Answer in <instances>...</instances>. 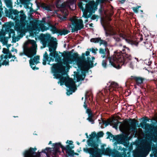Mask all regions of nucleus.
<instances>
[{
  "label": "nucleus",
  "mask_w": 157,
  "mask_h": 157,
  "mask_svg": "<svg viewBox=\"0 0 157 157\" xmlns=\"http://www.w3.org/2000/svg\"><path fill=\"white\" fill-rule=\"evenodd\" d=\"M64 54H63L62 55H59L58 52H55V54H53V56H52V57H53L54 58H55V61L56 62H58V63H62V57L63 56L64 58H67L66 56H64V54H66L67 52L64 51Z\"/></svg>",
  "instance_id": "nucleus-19"
},
{
  "label": "nucleus",
  "mask_w": 157,
  "mask_h": 157,
  "mask_svg": "<svg viewBox=\"0 0 157 157\" xmlns=\"http://www.w3.org/2000/svg\"><path fill=\"white\" fill-rule=\"evenodd\" d=\"M10 52L9 48H4L3 49L2 52L5 54H8Z\"/></svg>",
  "instance_id": "nucleus-45"
},
{
  "label": "nucleus",
  "mask_w": 157,
  "mask_h": 157,
  "mask_svg": "<svg viewBox=\"0 0 157 157\" xmlns=\"http://www.w3.org/2000/svg\"><path fill=\"white\" fill-rule=\"evenodd\" d=\"M139 9V7H133V10L134 12L135 13H137L138 12V9Z\"/></svg>",
  "instance_id": "nucleus-57"
},
{
  "label": "nucleus",
  "mask_w": 157,
  "mask_h": 157,
  "mask_svg": "<svg viewBox=\"0 0 157 157\" xmlns=\"http://www.w3.org/2000/svg\"><path fill=\"white\" fill-rule=\"evenodd\" d=\"M101 151L103 154L107 155L110 156L111 155L114 154L112 149L109 147H107L105 149L103 148L102 149Z\"/></svg>",
  "instance_id": "nucleus-23"
},
{
  "label": "nucleus",
  "mask_w": 157,
  "mask_h": 157,
  "mask_svg": "<svg viewBox=\"0 0 157 157\" xmlns=\"http://www.w3.org/2000/svg\"><path fill=\"white\" fill-rule=\"evenodd\" d=\"M9 34V36H8V37H5V33H3L2 35V38L3 37H4V38H5V39H9V38H10L11 37V34H10L9 33H8Z\"/></svg>",
  "instance_id": "nucleus-48"
},
{
  "label": "nucleus",
  "mask_w": 157,
  "mask_h": 157,
  "mask_svg": "<svg viewBox=\"0 0 157 157\" xmlns=\"http://www.w3.org/2000/svg\"><path fill=\"white\" fill-rule=\"evenodd\" d=\"M93 62V61H86L84 63V66H86V67H88L92 68L94 67Z\"/></svg>",
  "instance_id": "nucleus-26"
},
{
  "label": "nucleus",
  "mask_w": 157,
  "mask_h": 157,
  "mask_svg": "<svg viewBox=\"0 0 157 157\" xmlns=\"http://www.w3.org/2000/svg\"><path fill=\"white\" fill-rule=\"evenodd\" d=\"M121 141L124 146H126L128 144V137L126 136L122 137L121 138Z\"/></svg>",
  "instance_id": "nucleus-31"
},
{
  "label": "nucleus",
  "mask_w": 157,
  "mask_h": 157,
  "mask_svg": "<svg viewBox=\"0 0 157 157\" xmlns=\"http://www.w3.org/2000/svg\"><path fill=\"white\" fill-rule=\"evenodd\" d=\"M86 60V58L85 57V53H82V56H81L79 57L78 59V62H84Z\"/></svg>",
  "instance_id": "nucleus-33"
},
{
  "label": "nucleus",
  "mask_w": 157,
  "mask_h": 157,
  "mask_svg": "<svg viewBox=\"0 0 157 157\" xmlns=\"http://www.w3.org/2000/svg\"><path fill=\"white\" fill-rule=\"evenodd\" d=\"M44 48L47 46L49 48V51L50 52L49 56L52 57L56 48L57 42L56 39L52 37L50 34H42L40 37Z\"/></svg>",
  "instance_id": "nucleus-3"
},
{
  "label": "nucleus",
  "mask_w": 157,
  "mask_h": 157,
  "mask_svg": "<svg viewBox=\"0 0 157 157\" xmlns=\"http://www.w3.org/2000/svg\"><path fill=\"white\" fill-rule=\"evenodd\" d=\"M39 59L40 56H37L32 59L31 58L29 61L30 66L33 70H35L39 69V68L38 67H36L35 66H33L35 64H37L39 63Z\"/></svg>",
  "instance_id": "nucleus-12"
},
{
  "label": "nucleus",
  "mask_w": 157,
  "mask_h": 157,
  "mask_svg": "<svg viewBox=\"0 0 157 157\" xmlns=\"http://www.w3.org/2000/svg\"><path fill=\"white\" fill-rule=\"evenodd\" d=\"M106 62L105 60H103L102 61V65L104 68H106L107 66Z\"/></svg>",
  "instance_id": "nucleus-52"
},
{
  "label": "nucleus",
  "mask_w": 157,
  "mask_h": 157,
  "mask_svg": "<svg viewBox=\"0 0 157 157\" xmlns=\"http://www.w3.org/2000/svg\"><path fill=\"white\" fill-rule=\"evenodd\" d=\"M69 90H67V91L66 94L67 95H70V94H72V92L75 91L74 87H72L71 89L69 88Z\"/></svg>",
  "instance_id": "nucleus-39"
},
{
  "label": "nucleus",
  "mask_w": 157,
  "mask_h": 157,
  "mask_svg": "<svg viewBox=\"0 0 157 157\" xmlns=\"http://www.w3.org/2000/svg\"><path fill=\"white\" fill-rule=\"evenodd\" d=\"M114 38L117 42H119L121 40V39L119 37L115 36L114 37Z\"/></svg>",
  "instance_id": "nucleus-59"
},
{
  "label": "nucleus",
  "mask_w": 157,
  "mask_h": 157,
  "mask_svg": "<svg viewBox=\"0 0 157 157\" xmlns=\"http://www.w3.org/2000/svg\"><path fill=\"white\" fill-rule=\"evenodd\" d=\"M64 150L66 151V153L68 156H73L75 155H78V154L77 153H75L73 150Z\"/></svg>",
  "instance_id": "nucleus-27"
},
{
  "label": "nucleus",
  "mask_w": 157,
  "mask_h": 157,
  "mask_svg": "<svg viewBox=\"0 0 157 157\" xmlns=\"http://www.w3.org/2000/svg\"><path fill=\"white\" fill-rule=\"evenodd\" d=\"M103 44L105 47L107 45V43L105 40H101H101L100 41V45Z\"/></svg>",
  "instance_id": "nucleus-42"
},
{
  "label": "nucleus",
  "mask_w": 157,
  "mask_h": 157,
  "mask_svg": "<svg viewBox=\"0 0 157 157\" xmlns=\"http://www.w3.org/2000/svg\"><path fill=\"white\" fill-rule=\"evenodd\" d=\"M53 146L54 147V148L52 150H51V149L50 150V154L52 157H58V153L60 154L61 153L59 151L60 147L62 148V151L63 152L65 147L63 146L60 143L53 144Z\"/></svg>",
  "instance_id": "nucleus-7"
},
{
  "label": "nucleus",
  "mask_w": 157,
  "mask_h": 157,
  "mask_svg": "<svg viewBox=\"0 0 157 157\" xmlns=\"http://www.w3.org/2000/svg\"><path fill=\"white\" fill-rule=\"evenodd\" d=\"M56 6L57 7L64 8H65V5L64 3H62L60 5H59V4L57 3L56 4Z\"/></svg>",
  "instance_id": "nucleus-47"
},
{
  "label": "nucleus",
  "mask_w": 157,
  "mask_h": 157,
  "mask_svg": "<svg viewBox=\"0 0 157 157\" xmlns=\"http://www.w3.org/2000/svg\"><path fill=\"white\" fill-rule=\"evenodd\" d=\"M64 85L67 87L71 89L72 87H74L75 83L72 78L68 77L67 78V79Z\"/></svg>",
  "instance_id": "nucleus-21"
},
{
  "label": "nucleus",
  "mask_w": 157,
  "mask_h": 157,
  "mask_svg": "<svg viewBox=\"0 0 157 157\" xmlns=\"http://www.w3.org/2000/svg\"><path fill=\"white\" fill-rule=\"evenodd\" d=\"M66 143H68L69 145H71L73 143V142L71 140L69 141L68 140H67Z\"/></svg>",
  "instance_id": "nucleus-62"
},
{
  "label": "nucleus",
  "mask_w": 157,
  "mask_h": 157,
  "mask_svg": "<svg viewBox=\"0 0 157 157\" xmlns=\"http://www.w3.org/2000/svg\"><path fill=\"white\" fill-rule=\"evenodd\" d=\"M37 150V148L30 147L29 149L25 150L23 153L24 157H35L36 156L35 155L36 154L35 151Z\"/></svg>",
  "instance_id": "nucleus-9"
},
{
  "label": "nucleus",
  "mask_w": 157,
  "mask_h": 157,
  "mask_svg": "<svg viewBox=\"0 0 157 157\" xmlns=\"http://www.w3.org/2000/svg\"><path fill=\"white\" fill-rule=\"evenodd\" d=\"M54 59L52 58V57L50 56L49 57L46 51L45 52L43 56V64L44 65H46V62L48 61V64H50V62L52 61H53Z\"/></svg>",
  "instance_id": "nucleus-18"
},
{
  "label": "nucleus",
  "mask_w": 157,
  "mask_h": 157,
  "mask_svg": "<svg viewBox=\"0 0 157 157\" xmlns=\"http://www.w3.org/2000/svg\"><path fill=\"white\" fill-rule=\"evenodd\" d=\"M119 137L118 136H114L113 135V136L112 137L113 139L115 140H117V141L119 139Z\"/></svg>",
  "instance_id": "nucleus-54"
},
{
  "label": "nucleus",
  "mask_w": 157,
  "mask_h": 157,
  "mask_svg": "<svg viewBox=\"0 0 157 157\" xmlns=\"http://www.w3.org/2000/svg\"><path fill=\"white\" fill-rule=\"evenodd\" d=\"M111 87L113 88V90H116V89H117L119 87L118 84L114 82H111Z\"/></svg>",
  "instance_id": "nucleus-38"
},
{
  "label": "nucleus",
  "mask_w": 157,
  "mask_h": 157,
  "mask_svg": "<svg viewBox=\"0 0 157 157\" xmlns=\"http://www.w3.org/2000/svg\"><path fill=\"white\" fill-rule=\"evenodd\" d=\"M31 41L33 44V47L28 50V53L29 55V57L31 58L36 54V48L37 47L36 41L34 40H31Z\"/></svg>",
  "instance_id": "nucleus-14"
},
{
  "label": "nucleus",
  "mask_w": 157,
  "mask_h": 157,
  "mask_svg": "<svg viewBox=\"0 0 157 157\" xmlns=\"http://www.w3.org/2000/svg\"><path fill=\"white\" fill-rule=\"evenodd\" d=\"M70 20L73 26L72 27L71 25H70V27L71 28L72 33L78 31L83 28L84 26L82 20L71 19Z\"/></svg>",
  "instance_id": "nucleus-6"
},
{
  "label": "nucleus",
  "mask_w": 157,
  "mask_h": 157,
  "mask_svg": "<svg viewBox=\"0 0 157 157\" xmlns=\"http://www.w3.org/2000/svg\"><path fill=\"white\" fill-rule=\"evenodd\" d=\"M19 39V38H18L17 37H16L15 36H13L12 40L13 42L15 43L17 41H18Z\"/></svg>",
  "instance_id": "nucleus-51"
},
{
  "label": "nucleus",
  "mask_w": 157,
  "mask_h": 157,
  "mask_svg": "<svg viewBox=\"0 0 157 157\" xmlns=\"http://www.w3.org/2000/svg\"><path fill=\"white\" fill-rule=\"evenodd\" d=\"M64 55V56H66L67 58H69L71 59V61H77L78 62L79 55L77 53H75L73 55H72L71 52H67L66 54Z\"/></svg>",
  "instance_id": "nucleus-17"
},
{
  "label": "nucleus",
  "mask_w": 157,
  "mask_h": 157,
  "mask_svg": "<svg viewBox=\"0 0 157 157\" xmlns=\"http://www.w3.org/2000/svg\"><path fill=\"white\" fill-rule=\"evenodd\" d=\"M40 29L42 32H43L47 30L48 29V28L46 26L43 25L40 26Z\"/></svg>",
  "instance_id": "nucleus-40"
},
{
  "label": "nucleus",
  "mask_w": 157,
  "mask_h": 157,
  "mask_svg": "<svg viewBox=\"0 0 157 157\" xmlns=\"http://www.w3.org/2000/svg\"><path fill=\"white\" fill-rule=\"evenodd\" d=\"M98 17V16L94 14L92 16L91 18L92 20H94L95 19Z\"/></svg>",
  "instance_id": "nucleus-56"
},
{
  "label": "nucleus",
  "mask_w": 157,
  "mask_h": 157,
  "mask_svg": "<svg viewBox=\"0 0 157 157\" xmlns=\"http://www.w3.org/2000/svg\"><path fill=\"white\" fill-rule=\"evenodd\" d=\"M93 2H94L93 1L89 2L87 4L85 5V8L83 7L85 4H83L82 2L78 3V6L82 10L83 13L82 16L85 18L88 19L90 17V14L88 15V12L91 13L95 10L94 8V6Z\"/></svg>",
  "instance_id": "nucleus-5"
},
{
  "label": "nucleus",
  "mask_w": 157,
  "mask_h": 157,
  "mask_svg": "<svg viewBox=\"0 0 157 157\" xmlns=\"http://www.w3.org/2000/svg\"><path fill=\"white\" fill-rule=\"evenodd\" d=\"M102 26L103 27L104 30L105 31V34L106 36H109L111 35L110 33H109L108 32V30L104 25H102Z\"/></svg>",
  "instance_id": "nucleus-41"
},
{
  "label": "nucleus",
  "mask_w": 157,
  "mask_h": 157,
  "mask_svg": "<svg viewBox=\"0 0 157 157\" xmlns=\"http://www.w3.org/2000/svg\"><path fill=\"white\" fill-rule=\"evenodd\" d=\"M2 55L3 57V59H5V60H6L8 58V54H6V55L4 56L3 55Z\"/></svg>",
  "instance_id": "nucleus-60"
},
{
  "label": "nucleus",
  "mask_w": 157,
  "mask_h": 157,
  "mask_svg": "<svg viewBox=\"0 0 157 157\" xmlns=\"http://www.w3.org/2000/svg\"><path fill=\"white\" fill-rule=\"evenodd\" d=\"M100 37H97L96 38H92L91 39L90 41L91 42H94L95 43H98L100 42L101 40Z\"/></svg>",
  "instance_id": "nucleus-37"
},
{
  "label": "nucleus",
  "mask_w": 157,
  "mask_h": 157,
  "mask_svg": "<svg viewBox=\"0 0 157 157\" xmlns=\"http://www.w3.org/2000/svg\"><path fill=\"white\" fill-rule=\"evenodd\" d=\"M80 69L81 70V75H82L84 78H85V77L86 76V73H85V71H84L82 69V68H81Z\"/></svg>",
  "instance_id": "nucleus-53"
},
{
  "label": "nucleus",
  "mask_w": 157,
  "mask_h": 157,
  "mask_svg": "<svg viewBox=\"0 0 157 157\" xmlns=\"http://www.w3.org/2000/svg\"><path fill=\"white\" fill-rule=\"evenodd\" d=\"M83 106L84 108L86 109V110H87V109H90L89 108H87V105L86 104V101L85 100L84 102V105H83Z\"/></svg>",
  "instance_id": "nucleus-55"
},
{
  "label": "nucleus",
  "mask_w": 157,
  "mask_h": 157,
  "mask_svg": "<svg viewBox=\"0 0 157 157\" xmlns=\"http://www.w3.org/2000/svg\"><path fill=\"white\" fill-rule=\"evenodd\" d=\"M52 71L53 74V76L56 78L59 79L61 85H63L64 83L65 84L67 79V78L62 76L66 75V72L62 63H60L54 64L52 68Z\"/></svg>",
  "instance_id": "nucleus-4"
},
{
  "label": "nucleus",
  "mask_w": 157,
  "mask_h": 157,
  "mask_svg": "<svg viewBox=\"0 0 157 157\" xmlns=\"http://www.w3.org/2000/svg\"><path fill=\"white\" fill-rule=\"evenodd\" d=\"M143 119L142 122L140 123V126L142 128H144L146 131H147V132H148V135H150V136L151 135V133L149 131V129L151 128V125L147 123L146 117H143L142 118Z\"/></svg>",
  "instance_id": "nucleus-10"
},
{
  "label": "nucleus",
  "mask_w": 157,
  "mask_h": 157,
  "mask_svg": "<svg viewBox=\"0 0 157 157\" xmlns=\"http://www.w3.org/2000/svg\"><path fill=\"white\" fill-rule=\"evenodd\" d=\"M82 68L84 71H85V73H86L88 72L89 69L90 68L88 67H86V66H84V67H82Z\"/></svg>",
  "instance_id": "nucleus-50"
},
{
  "label": "nucleus",
  "mask_w": 157,
  "mask_h": 157,
  "mask_svg": "<svg viewBox=\"0 0 157 157\" xmlns=\"http://www.w3.org/2000/svg\"><path fill=\"white\" fill-rule=\"evenodd\" d=\"M90 137L87 140L88 145L89 146H99V144L96 141L97 134L95 132H92L90 135Z\"/></svg>",
  "instance_id": "nucleus-8"
},
{
  "label": "nucleus",
  "mask_w": 157,
  "mask_h": 157,
  "mask_svg": "<svg viewBox=\"0 0 157 157\" xmlns=\"http://www.w3.org/2000/svg\"><path fill=\"white\" fill-rule=\"evenodd\" d=\"M30 0H19V2L18 0H16V3L17 5H19L20 3L21 4L24 5L25 8L29 9V5L30 3ZM31 4L32 6V4L31 3Z\"/></svg>",
  "instance_id": "nucleus-22"
},
{
  "label": "nucleus",
  "mask_w": 157,
  "mask_h": 157,
  "mask_svg": "<svg viewBox=\"0 0 157 157\" xmlns=\"http://www.w3.org/2000/svg\"><path fill=\"white\" fill-rule=\"evenodd\" d=\"M5 2L7 7L11 9L9 11L6 12V16L15 21L14 29L17 32L21 33L28 24V21L26 20V15L23 10L18 11L16 9H12L13 6L11 0H5Z\"/></svg>",
  "instance_id": "nucleus-2"
},
{
  "label": "nucleus",
  "mask_w": 157,
  "mask_h": 157,
  "mask_svg": "<svg viewBox=\"0 0 157 157\" xmlns=\"http://www.w3.org/2000/svg\"><path fill=\"white\" fill-rule=\"evenodd\" d=\"M11 52H16V53H17V50L16 49V48H14V47H12V49L11 50Z\"/></svg>",
  "instance_id": "nucleus-63"
},
{
  "label": "nucleus",
  "mask_w": 157,
  "mask_h": 157,
  "mask_svg": "<svg viewBox=\"0 0 157 157\" xmlns=\"http://www.w3.org/2000/svg\"><path fill=\"white\" fill-rule=\"evenodd\" d=\"M50 27V30L53 34L59 33V30L55 26L51 25Z\"/></svg>",
  "instance_id": "nucleus-28"
},
{
  "label": "nucleus",
  "mask_w": 157,
  "mask_h": 157,
  "mask_svg": "<svg viewBox=\"0 0 157 157\" xmlns=\"http://www.w3.org/2000/svg\"><path fill=\"white\" fill-rule=\"evenodd\" d=\"M104 135V133L102 131H100L98 132L97 134L96 137V141H97V143H99L101 142L100 140L99 139L100 137H102Z\"/></svg>",
  "instance_id": "nucleus-30"
},
{
  "label": "nucleus",
  "mask_w": 157,
  "mask_h": 157,
  "mask_svg": "<svg viewBox=\"0 0 157 157\" xmlns=\"http://www.w3.org/2000/svg\"><path fill=\"white\" fill-rule=\"evenodd\" d=\"M119 124H121V122H120L119 121H117V122L116 123H115L114 124V125L115 127H117Z\"/></svg>",
  "instance_id": "nucleus-61"
},
{
  "label": "nucleus",
  "mask_w": 157,
  "mask_h": 157,
  "mask_svg": "<svg viewBox=\"0 0 157 157\" xmlns=\"http://www.w3.org/2000/svg\"><path fill=\"white\" fill-rule=\"evenodd\" d=\"M41 7L48 12L52 11V8L50 6L45 3H42L41 5Z\"/></svg>",
  "instance_id": "nucleus-25"
},
{
  "label": "nucleus",
  "mask_w": 157,
  "mask_h": 157,
  "mask_svg": "<svg viewBox=\"0 0 157 157\" xmlns=\"http://www.w3.org/2000/svg\"><path fill=\"white\" fill-rule=\"evenodd\" d=\"M13 26H14V23L13 22H8V23L6 25V28H10Z\"/></svg>",
  "instance_id": "nucleus-43"
},
{
  "label": "nucleus",
  "mask_w": 157,
  "mask_h": 157,
  "mask_svg": "<svg viewBox=\"0 0 157 157\" xmlns=\"http://www.w3.org/2000/svg\"><path fill=\"white\" fill-rule=\"evenodd\" d=\"M76 78L77 82H79L81 80H84L85 79V78H84L82 75L79 74H77L76 75Z\"/></svg>",
  "instance_id": "nucleus-35"
},
{
  "label": "nucleus",
  "mask_w": 157,
  "mask_h": 157,
  "mask_svg": "<svg viewBox=\"0 0 157 157\" xmlns=\"http://www.w3.org/2000/svg\"><path fill=\"white\" fill-rule=\"evenodd\" d=\"M107 134L108 135V136L107 137V139L109 138L110 137H111V139H112V137L113 136V135L110 132H106Z\"/></svg>",
  "instance_id": "nucleus-49"
},
{
  "label": "nucleus",
  "mask_w": 157,
  "mask_h": 157,
  "mask_svg": "<svg viewBox=\"0 0 157 157\" xmlns=\"http://www.w3.org/2000/svg\"><path fill=\"white\" fill-rule=\"evenodd\" d=\"M89 50L90 51H91L94 54H96L97 53L95 51V50L94 48H90L89 49Z\"/></svg>",
  "instance_id": "nucleus-58"
},
{
  "label": "nucleus",
  "mask_w": 157,
  "mask_h": 157,
  "mask_svg": "<svg viewBox=\"0 0 157 157\" xmlns=\"http://www.w3.org/2000/svg\"><path fill=\"white\" fill-rule=\"evenodd\" d=\"M13 56V55H12L10 51L9 53L8 54V58H9V59L11 58Z\"/></svg>",
  "instance_id": "nucleus-64"
},
{
  "label": "nucleus",
  "mask_w": 157,
  "mask_h": 157,
  "mask_svg": "<svg viewBox=\"0 0 157 157\" xmlns=\"http://www.w3.org/2000/svg\"><path fill=\"white\" fill-rule=\"evenodd\" d=\"M131 78L132 79L135 81L136 84L138 86H140L143 84L145 79L144 78L140 77L131 76Z\"/></svg>",
  "instance_id": "nucleus-20"
},
{
  "label": "nucleus",
  "mask_w": 157,
  "mask_h": 157,
  "mask_svg": "<svg viewBox=\"0 0 157 157\" xmlns=\"http://www.w3.org/2000/svg\"><path fill=\"white\" fill-rule=\"evenodd\" d=\"M70 31L65 29H63V30H59V35L60 36L65 35L70 32Z\"/></svg>",
  "instance_id": "nucleus-34"
},
{
  "label": "nucleus",
  "mask_w": 157,
  "mask_h": 157,
  "mask_svg": "<svg viewBox=\"0 0 157 157\" xmlns=\"http://www.w3.org/2000/svg\"><path fill=\"white\" fill-rule=\"evenodd\" d=\"M128 122L130 124V129L132 131L136 132L137 131V125L138 124V121L135 119L129 120Z\"/></svg>",
  "instance_id": "nucleus-15"
},
{
  "label": "nucleus",
  "mask_w": 157,
  "mask_h": 157,
  "mask_svg": "<svg viewBox=\"0 0 157 157\" xmlns=\"http://www.w3.org/2000/svg\"><path fill=\"white\" fill-rule=\"evenodd\" d=\"M86 113L88 115V117L87 118V120L89 122L91 123L92 124H94V123L95 118L91 109H87Z\"/></svg>",
  "instance_id": "nucleus-16"
},
{
  "label": "nucleus",
  "mask_w": 157,
  "mask_h": 157,
  "mask_svg": "<svg viewBox=\"0 0 157 157\" xmlns=\"http://www.w3.org/2000/svg\"><path fill=\"white\" fill-rule=\"evenodd\" d=\"M5 30L6 33H7L10 34L13 33V36H14L15 35L14 31L13 29L10 28H6Z\"/></svg>",
  "instance_id": "nucleus-36"
},
{
  "label": "nucleus",
  "mask_w": 157,
  "mask_h": 157,
  "mask_svg": "<svg viewBox=\"0 0 157 157\" xmlns=\"http://www.w3.org/2000/svg\"><path fill=\"white\" fill-rule=\"evenodd\" d=\"M119 36L120 37L125 40L127 43L132 45H134L136 46H138L139 42L137 41L136 39H133L131 37L127 38L123 34L121 33H120Z\"/></svg>",
  "instance_id": "nucleus-11"
},
{
  "label": "nucleus",
  "mask_w": 157,
  "mask_h": 157,
  "mask_svg": "<svg viewBox=\"0 0 157 157\" xmlns=\"http://www.w3.org/2000/svg\"><path fill=\"white\" fill-rule=\"evenodd\" d=\"M74 147L73 146H70L69 145H67L66 147H65L64 150H72V149L74 148Z\"/></svg>",
  "instance_id": "nucleus-46"
},
{
  "label": "nucleus",
  "mask_w": 157,
  "mask_h": 157,
  "mask_svg": "<svg viewBox=\"0 0 157 157\" xmlns=\"http://www.w3.org/2000/svg\"><path fill=\"white\" fill-rule=\"evenodd\" d=\"M90 147H92L90 148L86 147L84 148L83 150L85 152L89 153L90 155V157H92L93 156H94V154L96 153L95 152H96L98 149V146L96 145Z\"/></svg>",
  "instance_id": "nucleus-13"
},
{
  "label": "nucleus",
  "mask_w": 157,
  "mask_h": 157,
  "mask_svg": "<svg viewBox=\"0 0 157 157\" xmlns=\"http://www.w3.org/2000/svg\"><path fill=\"white\" fill-rule=\"evenodd\" d=\"M105 0H97L96 2L95 3L94 0H92L90 1L94 2V8L95 10L97 9V6L99 3H103Z\"/></svg>",
  "instance_id": "nucleus-29"
},
{
  "label": "nucleus",
  "mask_w": 157,
  "mask_h": 157,
  "mask_svg": "<svg viewBox=\"0 0 157 157\" xmlns=\"http://www.w3.org/2000/svg\"><path fill=\"white\" fill-rule=\"evenodd\" d=\"M2 55H1L0 57V67H1L2 65H9V61L8 59L5 60L2 62L3 60V57Z\"/></svg>",
  "instance_id": "nucleus-24"
},
{
  "label": "nucleus",
  "mask_w": 157,
  "mask_h": 157,
  "mask_svg": "<svg viewBox=\"0 0 157 157\" xmlns=\"http://www.w3.org/2000/svg\"><path fill=\"white\" fill-rule=\"evenodd\" d=\"M124 49L122 51L115 52V55L109 56V51L107 48L104 49L100 48L99 52L101 54L102 58H106L109 59V63L113 67L120 69L122 65H125L132 59L131 55L128 53L130 52L129 48L126 46H123Z\"/></svg>",
  "instance_id": "nucleus-1"
},
{
  "label": "nucleus",
  "mask_w": 157,
  "mask_h": 157,
  "mask_svg": "<svg viewBox=\"0 0 157 157\" xmlns=\"http://www.w3.org/2000/svg\"><path fill=\"white\" fill-rule=\"evenodd\" d=\"M52 149L50 147H46L45 149L42 150L41 151V153H43L46 154L47 157H50L48 153L50 152V150Z\"/></svg>",
  "instance_id": "nucleus-32"
},
{
  "label": "nucleus",
  "mask_w": 157,
  "mask_h": 157,
  "mask_svg": "<svg viewBox=\"0 0 157 157\" xmlns=\"http://www.w3.org/2000/svg\"><path fill=\"white\" fill-rule=\"evenodd\" d=\"M69 58H65L63 59L62 64L63 63L64 65H67L69 63V61L68 59Z\"/></svg>",
  "instance_id": "nucleus-44"
}]
</instances>
